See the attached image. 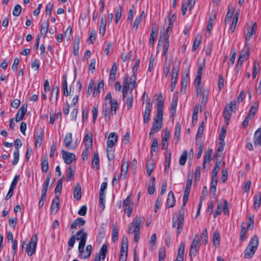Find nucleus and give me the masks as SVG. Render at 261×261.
I'll return each instance as SVG.
<instances>
[{"label":"nucleus","instance_id":"obj_1","mask_svg":"<svg viewBox=\"0 0 261 261\" xmlns=\"http://www.w3.org/2000/svg\"><path fill=\"white\" fill-rule=\"evenodd\" d=\"M190 190H191L187 189H185L182 198V204L181 206V210L179 212V215L176 218H173L172 219V226L173 227H177V233L178 235L181 233L183 228L184 222V207L188 201Z\"/></svg>","mask_w":261,"mask_h":261},{"label":"nucleus","instance_id":"obj_2","mask_svg":"<svg viewBox=\"0 0 261 261\" xmlns=\"http://www.w3.org/2000/svg\"><path fill=\"white\" fill-rule=\"evenodd\" d=\"M143 224V219L140 216H136L130 224L128 233H134V241L138 242L140 239V230Z\"/></svg>","mask_w":261,"mask_h":261},{"label":"nucleus","instance_id":"obj_3","mask_svg":"<svg viewBox=\"0 0 261 261\" xmlns=\"http://www.w3.org/2000/svg\"><path fill=\"white\" fill-rule=\"evenodd\" d=\"M258 245V239L257 236H253L249 241L247 247L244 252V257L250 258L256 252Z\"/></svg>","mask_w":261,"mask_h":261},{"label":"nucleus","instance_id":"obj_4","mask_svg":"<svg viewBox=\"0 0 261 261\" xmlns=\"http://www.w3.org/2000/svg\"><path fill=\"white\" fill-rule=\"evenodd\" d=\"M37 241V234L33 236L28 243H23L22 251L27 253L28 256H32L35 252Z\"/></svg>","mask_w":261,"mask_h":261},{"label":"nucleus","instance_id":"obj_5","mask_svg":"<svg viewBox=\"0 0 261 261\" xmlns=\"http://www.w3.org/2000/svg\"><path fill=\"white\" fill-rule=\"evenodd\" d=\"M137 75H132L130 77L128 74H125L123 77V87L126 86V88L130 89L132 93L133 90L136 87Z\"/></svg>","mask_w":261,"mask_h":261},{"label":"nucleus","instance_id":"obj_6","mask_svg":"<svg viewBox=\"0 0 261 261\" xmlns=\"http://www.w3.org/2000/svg\"><path fill=\"white\" fill-rule=\"evenodd\" d=\"M134 202L130 199V195H128L123 201L122 203H120L118 205V207L123 208L124 212L127 213L128 217H130L133 209Z\"/></svg>","mask_w":261,"mask_h":261},{"label":"nucleus","instance_id":"obj_7","mask_svg":"<svg viewBox=\"0 0 261 261\" xmlns=\"http://www.w3.org/2000/svg\"><path fill=\"white\" fill-rule=\"evenodd\" d=\"M199 235L195 234L193 240L191 244L189 250V256L190 260H192L195 257L199 251V247L198 246L199 243Z\"/></svg>","mask_w":261,"mask_h":261},{"label":"nucleus","instance_id":"obj_8","mask_svg":"<svg viewBox=\"0 0 261 261\" xmlns=\"http://www.w3.org/2000/svg\"><path fill=\"white\" fill-rule=\"evenodd\" d=\"M236 110V102L234 100L230 101L228 106H226L223 111V115L225 122L227 124L229 122L232 112Z\"/></svg>","mask_w":261,"mask_h":261},{"label":"nucleus","instance_id":"obj_9","mask_svg":"<svg viewBox=\"0 0 261 261\" xmlns=\"http://www.w3.org/2000/svg\"><path fill=\"white\" fill-rule=\"evenodd\" d=\"M76 239L79 240V250H81L84 247L87 239V233L84 232V228H81L76 233Z\"/></svg>","mask_w":261,"mask_h":261},{"label":"nucleus","instance_id":"obj_10","mask_svg":"<svg viewBox=\"0 0 261 261\" xmlns=\"http://www.w3.org/2000/svg\"><path fill=\"white\" fill-rule=\"evenodd\" d=\"M128 244L127 238H123L121 242L119 261H126L127 256Z\"/></svg>","mask_w":261,"mask_h":261},{"label":"nucleus","instance_id":"obj_11","mask_svg":"<svg viewBox=\"0 0 261 261\" xmlns=\"http://www.w3.org/2000/svg\"><path fill=\"white\" fill-rule=\"evenodd\" d=\"M108 251V246L104 244L101 247L98 253H96L94 258V261L104 260L105 259L106 254Z\"/></svg>","mask_w":261,"mask_h":261},{"label":"nucleus","instance_id":"obj_12","mask_svg":"<svg viewBox=\"0 0 261 261\" xmlns=\"http://www.w3.org/2000/svg\"><path fill=\"white\" fill-rule=\"evenodd\" d=\"M152 110V105L149 100L146 102L145 108L143 113V122L147 123L150 119V113Z\"/></svg>","mask_w":261,"mask_h":261},{"label":"nucleus","instance_id":"obj_13","mask_svg":"<svg viewBox=\"0 0 261 261\" xmlns=\"http://www.w3.org/2000/svg\"><path fill=\"white\" fill-rule=\"evenodd\" d=\"M62 155L64 162L67 165L71 164L76 159L74 153L68 152L64 150H62Z\"/></svg>","mask_w":261,"mask_h":261},{"label":"nucleus","instance_id":"obj_14","mask_svg":"<svg viewBox=\"0 0 261 261\" xmlns=\"http://www.w3.org/2000/svg\"><path fill=\"white\" fill-rule=\"evenodd\" d=\"M160 45H162L163 46V56L165 57L167 55L168 48L169 47V38L164 37V39L163 40H161V38L160 39L158 43V46Z\"/></svg>","mask_w":261,"mask_h":261},{"label":"nucleus","instance_id":"obj_15","mask_svg":"<svg viewBox=\"0 0 261 261\" xmlns=\"http://www.w3.org/2000/svg\"><path fill=\"white\" fill-rule=\"evenodd\" d=\"M163 121L153 119V123L150 129L149 136L150 137L155 133L158 132L162 128Z\"/></svg>","mask_w":261,"mask_h":261},{"label":"nucleus","instance_id":"obj_16","mask_svg":"<svg viewBox=\"0 0 261 261\" xmlns=\"http://www.w3.org/2000/svg\"><path fill=\"white\" fill-rule=\"evenodd\" d=\"M202 98L200 102V111H202L208 100V97L209 95V92L207 89H204L202 92Z\"/></svg>","mask_w":261,"mask_h":261},{"label":"nucleus","instance_id":"obj_17","mask_svg":"<svg viewBox=\"0 0 261 261\" xmlns=\"http://www.w3.org/2000/svg\"><path fill=\"white\" fill-rule=\"evenodd\" d=\"M118 140V135L116 133H111L107 142L109 147H114Z\"/></svg>","mask_w":261,"mask_h":261},{"label":"nucleus","instance_id":"obj_18","mask_svg":"<svg viewBox=\"0 0 261 261\" xmlns=\"http://www.w3.org/2000/svg\"><path fill=\"white\" fill-rule=\"evenodd\" d=\"M175 198L172 191H170L168 193V197L166 202V206L167 207H172L175 204Z\"/></svg>","mask_w":261,"mask_h":261},{"label":"nucleus","instance_id":"obj_19","mask_svg":"<svg viewBox=\"0 0 261 261\" xmlns=\"http://www.w3.org/2000/svg\"><path fill=\"white\" fill-rule=\"evenodd\" d=\"M60 208V198L58 196H56L52 201L50 211L52 213L56 214Z\"/></svg>","mask_w":261,"mask_h":261},{"label":"nucleus","instance_id":"obj_20","mask_svg":"<svg viewBox=\"0 0 261 261\" xmlns=\"http://www.w3.org/2000/svg\"><path fill=\"white\" fill-rule=\"evenodd\" d=\"M28 105L24 103L17 112V122L22 120L27 111Z\"/></svg>","mask_w":261,"mask_h":261},{"label":"nucleus","instance_id":"obj_21","mask_svg":"<svg viewBox=\"0 0 261 261\" xmlns=\"http://www.w3.org/2000/svg\"><path fill=\"white\" fill-rule=\"evenodd\" d=\"M107 19L105 15H103L100 20V25L99 27V34L102 36L106 33V30Z\"/></svg>","mask_w":261,"mask_h":261},{"label":"nucleus","instance_id":"obj_22","mask_svg":"<svg viewBox=\"0 0 261 261\" xmlns=\"http://www.w3.org/2000/svg\"><path fill=\"white\" fill-rule=\"evenodd\" d=\"M257 30V24L256 22H254L252 27H249L247 29V34L246 37V40L248 41L252 35L255 34Z\"/></svg>","mask_w":261,"mask_h":261},{"label":"nucleus","instance_id":"obj_23","mask_svg":"<svg viewBox=\"0 0 261 261\" xmlns=\"http://www.w3.org/2000/svg\"><path fill=\"white\" fill-rule=\"evenodd\" d=\"M128 166V162L124 159H122L120 176H123L124 178L126 177L127 175Z\"/></svg>","mask_w":261,"mask_h":261},{"label":"nucleus","instance_id":"obj_24","mask_svg":"<svg viewBox=\"0 0 261 261\" xmlns=\"http://www.w3.org/2000/svg\"><path fill=\"white\" fill-rule=\"evenodd\" d=\"M85 147L91 148L92 147V135L91 133H88L84 138Z\"/></svg>","mask_w":261,"mask_h":261},{"label":"nucleus","instance_id":"obj_25","mask_svg":"<svg viewBox=\"0 0 261 261\" xmlns=\"http://www.w3.org/2000/svg\"><path fill=\"white\" fill-rule=\"evenodd\" d=\"M253 143L255 145L261 146V128H258L255 131L253 137Z\"/></svg>","mask_w":261,"mask_h":261},{"label":"nucleus","instance_id":"obj_26","mask_svg":"<svg viewBox=\"0 0 261 261\" xmlns=\"http://www.w3.org/2000/svg\"><path fill=\"white\" fill-rule=\"evenodd\" d=\"M92 167L98 170L99 169V158L97 152L94 153L93 158L92 162Z\"/></svg>","mask_w":261,"mask_h":261},{"label":"nucleus","instance_id":"obj_27","mask_svg":"<svg viewBox=\"0 0 261 261\" xmlns=\"http://www.w3.org/2000/svg\"><path fill=\"white\" fill-rule=\"evenodd\" d=\"M259 107V102L256 101L251 106L247 116L250 118H253Z\"/></svg>","mask_w":261,"mask_h":261},{"label":"nucleus","instance_id":"obj_28","mask_svg":"<svg viewBox=\"0 0 261 261\" xmlns=\"http://www.w3.org/2000/svg\"><path fill=\"white\" fill-rule=\"evenodd\" d=\"M67 75L64 74L63 76V82L62 84V88L63 90V94L65 96H68L70 95L68 90L67 81Z\"/></svg>","mask_w":261,"mask_h":261},{"label":"nucleus","instance_id":"obj_29","mask_svg":"<svg viewBox=\"0 0 261 261\" xmlns=\"http://www.w3.org/2000/svg\"><path fill=\"white\" fill-rule=\"evenodd\" d=\"M254 202L253 208L255 211H258L261 204V192L258 193L254 196Z\"/></svg>","mask_w":261,"mask_h":261},{"label":"nucleus","instance_id":"obj_30","mask_svg":"<svg viewBox=\"0 0 261 261\" xmlns=\"http://www.w3.org/2000/svg\"><path fill=\"white\" fill-rule=\"evenodd\" d=\"M16 185V175L14 177L13 181L11 184L10 187L9 188L8 193H7L6 196V199H9L13 194V191L15 186Z\"/></svg>","mask_w":261,"mask_h":261},{"label":"nucleus","instance_id":"obj_31","mask_svg":"<svg viewBox=\"0 0 261 261\" xmlns=\"http://www.w3.org/2000/svg\"><path fill=\"white\" fill-rule=\"evenodd\" d=\"M65 146L67 148L73 149V147H70L72 142V135L71 133H68L66 134L64 140Z\"/></svg>","mask_w":261,"mask_h":261},{"label":"nucleus","instance_id":"obj_32","mask_svg":"<svg viewBox=\"0 0 261 261\" xmlns=\"http://www.w3.org/2000/svg\"><path fill=\"white\" fill-rule=\"evenodd\" d=\"M44 133L41 130L39 134H37L35 136V146L36 148L40 147L41 145Z\"/></svg>","mask_w":261,"mask_h":261},{"label":"nucleus","instance_id":"obj_33","mask_svg":"<svg viewBox=\"0 0 261 261\" xmlns=\"http://www.w3.org/2000/svg\"><path fill=\"white\" fill-rule=\"evenodd\" d=\"M103 88L104 83L103 81H101L99 82L98 85L94 87L93 92V96L94 97L98 96L100 92V91L103 90Z\"/></svg>","mask_w":261,"mask_h":261},{"label":"nucleus","instance_id":"obj_34","mask_svg":"<svg viewBox=\"0 0 261 261\" xmlns=\"http://www.w3.org/2000/svg\"><path fill=\"white\" fill-rule=\"evenodd\" d=\"M240 16V11L238 10L234 14V16L233 18L229 30L231 33H233L236 29L237 26V24L238 21V19Z\"/></svg>","mask_w":261,"mask_h":261},{"label":"nucleus","instance_id":"obj_35","mask_svg":"<svg viewBox=\"0 0 261 261\" xmlns=\"http://www.w3.org/2000/svg\"><path fill=\"white\" fill-rule=\"evenodd\" d=\"M145 17L144 12L143 11L141 14L139 16L136 17L134 22L133 26V29L135 31H137L138 29L139 25L144 18Z\"/></svg>","mask_w":261,"mask_h":261},{"label":"nucleus","instance_id":"obj_36","mask_svg":"<svg viewBox=\"0 0 261 261\" xmlns=\"http://www.w3.org/2000/svg\"><path fill=\"white\" fill-rule=\"evenodd\" d=\"M7 239L8 242L13 243V249L14 252V255L16 253V240H13V234L11 231L7 232Z\"/></svg>","mask_w":261,"mask_h":261},{"label":"nucleus","instance_id":"obj_37","mask_svg":"<svg viewBox=\"0 0 261 261\" xmlns=\"http://www.w3.org/2000/svg\"><path fill=\"white\" fill-rule=\"evenodd\" d=\"M181 125L179 122L175 124L174 132V140H176V143H177L180 140Z\"/></svg>","mask_w":261,"mask_h":261},{"label":"nucleus","instance_id":"obj_38","mask_svg":"<svg viewBox=\"0 0 261 261\" xmlns=\"http://www.w3.org/2000/svg\"><path fill=\"white\" fill-rule=\"evenodd\" d=\"M179 68L176 66H173L172 69V76L171 82L176 83L177 82L178 76Z\"/></svg>","mask_w":261,"mask_h":261},{"label":"nucleus","instance_id":"obj_39","mask_svg":"<svg viewBox=\"0 0 261 261\" xmlns=\"http://www.w3.org/2000/svg\"><path fill=\"white\" fill-rule=\"evenodd\" d=\"M245 223L243 222L241 224V229L240 232V240L241 242L245 241L247 239L246 233L247 229L244 225Z\"/></svg>","mask_w":261,"mask_h":261},{"label":"nucleus","instance_id":"obj_40","mask_svg":"<svg viewBox=\"0 0 261 261\" xmlns=\"http://www.w3.org/2000/svg\"><path fill=\"white\" fill-rule=\"evenodd\" d=\"M123 7L120 5L119 6L115 8V22L117 23L118 21L120 20L121 17L122 15Z\"/></svg>","mask_w":261,"mask_h":261},{"label":"nucleus","instance_id":"obj_41","mask_svg":"<svg viewBox=\"0 0 261 261\" xmlns=\"http://www.w3.org/2000/svg\"><path fill=\"white\" fill-rule=\"evenodd\" d=\"M73 197L77 200L81 198V187L79 184H77L74 187Z\"/></svg>","mask_w":261,"mask_h":261},{"label":"nucleus","instance_id":"obj_42","mask_svg":"<svg viewBox=\"0 0 261 261\" xmlns=\"http://www.w3.org/2000/svg\"><path fill=\"white\" fill-rule=\"evenodd\" d=\"M250 48L248 45H245L244 48L242 50L239 57H241L242 58L244 59L249 58L250 55Z\"/></svg>","mask_w":261,"mask_h":261},{"label":"nucleus","instance_id":"obj_43","mask_svg":"<svg viewBox=\"0 0 261 261\" xmlns=\"http://www.w3.org/2000/svg\"><path fill=\"white\" fill-rule=\"evenodd\" d=\"M49 22L48 21H45L43 22L41 25V31L40 33L42 35L45 37L46 34L48 31Z\"/></svg>","mask_w":261,"mask_h":261},{"label":"nucleus","instance_id":"obj_44","mask_svg":"<svg viewBox=\"0 0 261 261\" xmlns=\"http://www.w3.org/2000/svg\"><path fill=\"white\" fill-rule=\"evenodd\" d=\"M185 244L181 242L179 246L178 250L177 255V258L184 259L185 252Z\"/></svg>","mask_w":261,"mask_h":261},{"label":"nucleus","instance_id":"obj_45","mask_svg":"<svg viewBox=\"0 0 261 261\" xmlns=\"http://www.w3.org/2000/svg\"><path fill=\"white\" fill-rule=\"evenodd\" d=\"M117 64L116 63H114L112 65V67L111 70L109 80L114 81L115 80V77L117 72Z\"/></svg>","mask_w":261,"mask_h":261},{"label":"nucleus","instance_id":"obj_46","mask_svg":"<svg viewBox=\"0 0 261 261\" xmlns=\"http://www.w3.org/2000/svg\"><path fill=\"white\" fill-rule=\"evenodd\" d=\"M114 152L115 150L113 149V147L107 146V156L109 161L114 159Z\"/></svg>","mask_w":261,"mask_h":261},{"label":"nucleus","instance_id":"obj_47","mask_svg":"<svg viewBox=\"0 0 261 261\" xmlns=\"http://www.w3.org/2000/svg\"><path fill=\"white\" fill-rule=\"evenodd\" d=\"M213 243L214 246H218L220 244V233L218 230H216L213 234Z\"/></svg>","mask_w":261,"mask_h":261},{"label":"nucleus","instance_id":"obj_48","mask_svg":"<svg viewBox=\"0 0 261 261\" xmlns=\"http://www.w3.org/2000/svg\"><path fill=\"white\" fill-rule=\"evenodd\" d=\"M155 192V178L152 177L151 182L148 186V192L150 195H152Z\"/></svg>","mask_w":261,"mask_h":261},{"label":"nucleus","instance_id":"obj_49","mask_svg":"<svg viewBox=\"0 0 261 261\" xmlns=\"http://www.w3.org/2000/svg\"><path fill=\"white\" fill-rule=\"evenodd\" d=\"M41 171L43 173H46L48 169V161L47 158L42 159L41 162Z\"/></svg>","mask_w":261,"mask_h":261},{"label":"nucleus","instance_id":"obj_50","mask_svg":"<svg viewBox=\"0 0 261 261\" xmlns=\"http://www.w3.org/2000/svg\"><path fill=\"white\" fill-rule=\"evenodd\" d=\"M156 96V100H157V109H163L164 108V100L163 98V96L162 94H160L158 95L157 94H155L154 95V97Z\"/></svg>","mask_w":261,"mask_h":261},{"label":"nucleus","instance_id":"obj_51","mask_svg":"<svg viewBox=\"0 0 261 261\" xmlns=\"http://www.w3.org/2000/svg\"><path fill=\"white\" fill-rule=\"evenodd\" d=\"M154 169V163L152 161L149 160L146 163V172L148 176H150Z\"/></svg>","mask_w":261,"mask_h":261},{"label":"nucleus","instance_id":"obj_52","mask_svg":"<svg viewBox=\"0 0 261 261\" xmlns=\"http://www.w3.org/2000/svg\"><path fill=\"white\" fill-rule=\"evenodd\" d=\"M110 104L111 105V107L110 108L112 111V114L114 115H116L117 110L118 108V103L117 102V100L116 99L115 100H112L111 102L110 103Z\"/></svg>","mask_w":261,"mask_h":261},{"label":"nucleus","instance_id":"obj_53","mask_svg":"<svg viewBox=\"0 0 261 261\" xmlns=\"http://www.w3.org/2000/svg\"><path fill=\"white\" fill-rule=\"evenodd\" d=\"M118 238V229L116 224H113L112 227V240L113 242L117 241Z\"/></svg>","mask_w":261,"mask_h":261},{"label":"nucleus","instance_id":"obj_54","mask_svg":"<svg viewBox=\"0 0 261 261\" xmlns=\"http://www.w3.org/2000/svg\"><path fill=\"white\" fill-rule=\"evenodd\" d=\"M111 110L108 106H106L105 108L104 118L106 122H109L111 119Z\"/></svg>","mask_w":261,"mask_h":261},{"label":"nucleus","instance_id":"obj_55","mask_svg":"<svg viewBox=\"0 0 261 261\" xmlns=\"http://www.w3.org/2000/svg\"><path fill=\"white\" fill-rule=\"evenodd\" d=\"M74 170L72 168V166H69L68 168V171L66 174V179L67 180L70 181L73 178L74 175Z\"/></svg>","mask_w":261,"mask_h":261},{"label":"nucleus","instance_id":"obj_56","mask_svg":"<svg viewBox=\"0 0 261 261\" xmlns=\"http://www.w3.org/2000/svg\"><path fill=\"white\" fill-rule=\"evenodd\" d=\"M169 136V133L166 132L162 141V145L163 146L162 149H166L168 147V140Z\"/></svg>","mask_w":261,"mask_h":261},{"label":"nucleus","instance_id":"obj_57","mask_svg":"<svg viewBox=\"0 0 261 261\" xmlns=\"http://www.w3.org/2000/svg\"><path fill=\"white\" fill-rule=\"evenodd\" d=\"M188 152L187 150H184L181 156L179 158V163L180 165H184L186 164L187 159Z\"/></svg>","mask_w":261,"mask_h":261},{"label":"nucleus","instance_id":"obj_58","mask_svg":"<svg viewBox=\"0 0 261 261\" xmlns=\"http://www.w3.org/2000/svg\"><path fill=\"white\" fill-rule=\"evenodd\" d=\"M201 42V37L200 36L197 35L194 41L193 42L192 50L193 51L196 50L197 48L199 47Z\"/></svg>","mask_w":261,"mask_h":261},{"label":"nucleus","instance_id":"obj_59","mask_svg":"<svg viewBox=\"0 0 261 261\" xmlns=\"http://www.w3.org/2000/svg\"><path fill=\"white\" fill-rule=\"evenodd\" d=\"M221 161H217L216 162V163L215 164V166L213 169L212 172V175H217L218 173L220 170V166L221 164Z\"/></svg>","mask_w":261,"mask_h":261},{"label":"nucleus","instance_id":"obj_60","mask_svg":"<svg viewBox=\"0 0 261 261\" xmlns=\"http://www.w3.org/2000/svg\"><path fill=\"white\" fill-rule=\"evenodd\" d=\"M156 30L154 28H152L151 32L150 35V38L149 40V43L151 46H153L154 42V39L156 36Z\"/></svg>","mask_w":261,"mask_h":261},{"label":"nucleus","instance_id":"obj_61","mask_svg":"<svg viewBox=\"0 0 261 261\" xmlns=\"http://www.w3.org/2000/svg\"><path fill=\"white\" fill-rule=\"evenodd\" d=\"M154 57L153 55H151L149 58V65L148 71L151 72L154 70Z\"/></svg>","mask_w":261,"mask_h":261},{"label":"nucleus","instance_id":"obj_62","mask_svg":"<svg viewBox=\"0 0 261 261\" xmlns=\"http://www.w3.org/2000/svg\"><path fill=\"white\" fill-rule=\"evenodd\" d=\"M158 150V141L156 138L153 140L151 146V153L152 154L153 152H156Z\"/></svg>","mask_w":261,"mask_h":261},{"label":"nucleus","instance_id":"obj_63","mask_svg":"<svg viewBox=\"0 0 261 261\" xmlns=\"http://www.w3.org/2000/svg\"><path fill=\"white\" fill-rule=\"evenodd\" d=\"M105 201L106 196L99 195V206L101 210H103L105 208Z\"/></svg>","mask_w":261,"mask_h":261},{"label":"nucleus","instance_id":"obj_64","mask_svg":"<svg viewBox=\"0 0 261 261\" xmlns=\"http://www.w3.org/2000/svg\"><path fill=\"white\" fill-rule=\"evenodd\" d=\"M222 210L224 215L228 216L229 214V206L227 201L225 199L224 200V203L222 206Z\"/></svg>","mask_w":261,"mask_h":261}]
</instances>
